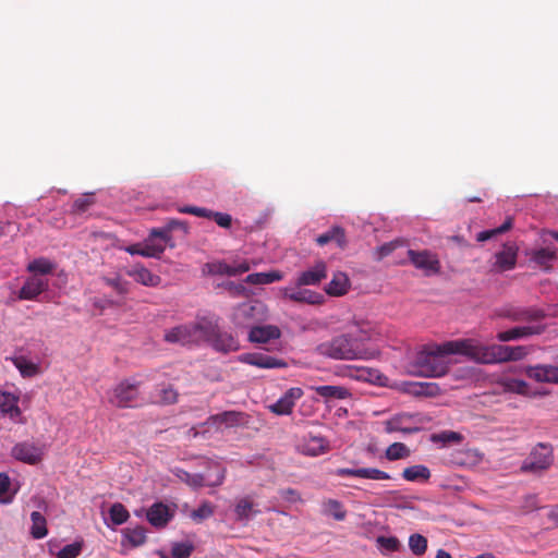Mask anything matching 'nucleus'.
<instances>
[{
	"mask_svg": "<svg viewBox=\"0 0 558 558\" xmlns=\"http://www.w3.org/2000/svg\"><path fill=\"white\" fill-rule=\"evenodd\" d=\"M221 228H230L232 225V217L226 213L213 211L211 218Z\"/></svg>",
	"mask_w": 558,
	"mask_h": 558,
	"instance_id": "bf43d9fd",
	"label": "nucleus"
},
{
	"mask_svg": "<svg viewBox=\"0 0 558 558\" xmlns=\"http://www.w3.org/2000/svg\"><path fill=\"white\" fill-rule=\"evenodd\" d=\"M306 449L303 453H319L320 451L328 450V441L319 436L310 433L307 437H304Z\"/></svg>",
	"mask_w": 558,
	"mask_h": 558,
	"instance_id": "a19ab883",
	"label": "nucleus"
},
{
	"mask_svg": "<svg viewBox=\"0 0 558 558\" xmlns=\"http://www.w3.org/2000/svg\"><path fill=\"white\" fill-rule=\"evenodd\" d=\"M448 462L458 466L473 468L481 462L482 456H451Z\"/></svg>",
	"mask_w": 558,
	"mask_h": 558,
	"instance_id": "5fc2aeb1",
	"label": "nucleus"
},
{
	"mask_svg": "<svg viewBox=\"0 0 558 558\" xmlns=\"http://www.w3.org/2000/svg\"><path fill=\"white\" fill-rule=\"evenodd\" d=\"M409 547L416 556H422L427 549V538L422 534L414 533L409 537Z\"/></svg>",
	"mask_w": 558,
	"mask_h": 558,
	"instance_id": "8fccbe9b",
	"label": "nucleus"
},
{
	"mask_svg": "<svg viewBox=\"0 0 558 558\" xmlns=\"http://www.w3.org/2000/svg\"><path fill=\"white\" fill-rule=\"evenodd\" d=\"M166 226L169 228V230L172 232L177 229H180L183 231V233H187V225L184 221L178 220V219H170L167 221Z\"/></svg>",
	"mask_w": 558,
	"mask_h": 558,
	"instance_id": "774afa93",
	"label": "nucleus"
},
{
	"mask_svg": "<svg viewBox=\"0 0 558 558\" xmlns=\"http://www.w3.org/2000/svg\"><path fill=\"white\" fill-rule=\"evenodd\" d=\"M93 203H94V201L92 197H88V196L80 197V198L75 199V202L73 203L72 210L75 214H83L93 205Z\"/></svg>",
	"mask_w": 558,
	"mask_h": 558,
	"instance_id": "13d9d810",
	"label": "nucleus"
},
{
	"mask_svg": "<svg viewBox=\"0 0 558 558\" xmlns=\"http://www.w3.org/2000/svg\"><path fill=\"white\" fill-rule=\"evenodd\" d=\"M326 277L327 265L324 260H319L310 269L302 271L295 281L299 286H317Z\"/></svg>",
	"mask_w": 558,
	"mask_h": 558,
	"instance_id": "a211bd4d",
	"label": "nucleus"
},
{
	"mask_svg": "<svg viewBox=\"0 0 558 558\" xmlns=\"http://www.w3.org/2000/svg\"><path fill=\"white\" fill-rule=\"evenodd\" d=\"M303 396V390L299 387H292L284 392L275 403L270 404L269 410L277 415H288L292 412L295 401Z\"/></svg>",
	"mask_w": 558,
	"mask_h": 558,
	"instance_id": "2eb2a0df",
	"label": "nucleus"
},
{
	"mask_svg": "<svg viewBox=\"0 0 558 558\" xmlns=\"http://www.w3.org/2000/svg\"><path fill=\"white\" fill-rule=\"evenodd\" d=\"M14 366L19 369L20 374L23 377H35L40 374V366L32 361H29L26 356L20 355L11 359Z\"/></svg>",
	"mask_w": 558,
	"mask_h": 558,
	"instance_id": "c9c22d12",
	"label": "nucleus"
},
{
	"mask_svg": "<svg viewBox=\"0 0 558 558\" xmlns=\"http://www.w3.org/2000/svg\"><path fill=\"white\" fill-rule=\"evenodd\" d=\"M545 330L544 326H518L513 327L506 331H500L497 333V339L500 342H507L512 340H518L521 338H526L534 335H541Z\"/></svg>",
	"mask_w": 558,
	"mask_h": 558,
	"instance_id": "6ab92c4d",
	"label": "nucleus"
},
{
	"mask_svg": "<svg viewBox=\"0 0 558 558\" xmlns=\"http://www.w3.org/2000/svg\"><path fill=\"white\" fill-rule=\"evenodd\" d=\"M250 268V264L246 260L232 265L219 262L211 265L210 271L216 275L236 276L248 271Z\"/></svg>",
	"mask_w": 558,
	"mask_h": 558,
	"instance_id": "2f4dec72",
	"label": "nucleus"
},
{
	"mask_svg": "<svg viewBox=\"0 0 558 558\" xmlns=\"http://www.w3.org/2000/svg\"><path fill=\"white\" fill-rule=\"evenodd\" d=\"M268 318L267 306L257 300L247 301L235 306L231 314V322L235 329L253 328Z\"/></svg>",
	"mask_w": 558,
	"mask_h": 558,
	"instance_id": "7ed1b4c3",
	"label": "nucleus"
},
{
	"mask_svg": "<svg viewBox=\"0 0 558 558\" xmlns=\"http://www.w3.org/2000/svg\"><path fill=\"white\" fill-rule=\"evenodd\" d=\"M408 256L411 263L417 268L422 269L427 274H437L440 270V262L436 254L424 250V251H414L409 250Z\"/></svg>",
	"mask_w": 558,
	"mask_h": 558,
	"instance_id": "1a4fd4ad",
	"label": "nucleus"
},
{
	"mask_svg": "<svg viewBox=\"0 0 558 558\" xmlns=\"http://www.w3.org/2000/svg\"><path fill=\"white\" fill-rule=\"evenodd\" d=\"M210 345L222 353L235 352L240 349L239 340L232 333L222 331L220 328H218Z\"/></svg>",
	"mask_w": 558,
	"mask_h": 558,
	"instance_id": "4be33fe9",
	"label": "nucleus"
},
{
	"mask_svg": "<svg viewBox=\"0 0 558 558\" xmlns=\"http://www.w3.org/2000/svg\"><path fill=\"white\" fill-rule=\"evenodd\" d=\"M402 476L409 482L427 481L430 476L429 470L422 464L412 465L403 470Z\"/></svg>",
	"mask_w": 558,
	"mask_h": 558,
	"instance_id": "58836bf2",
	"label": "nucleus"
},
{
	"mask_svg": "<svg viewBox=\"0 0 558 558\" xmlns=\"http://www.w3.org/2000/svg\"><path fill=\"white\" fill-rule=\"evenodd\" d=\"M82 551L81 543H72L62 547L58 554V558H76Z\"/></svg>",
	"mask_w": 558,
	"mask_h": 558,
	"instance_id": "6e6d98bb",
	"label": "nucleus"
},
{
	"mask_svg": "<svg viewBox=\"0 0 558 558\" xmlns=\"http://www.w3.org/2000/svg\"><path fill=\"white\" fill-rule=\"evenodd\" d=\"M48 280L39 277L28 278L20 290L21 300H34L48 289Z\"/></svg>",
	"mask_w": 558,
	"mask_h": 558,
	"instance_id": "412c9836",
	"label": "nucleus"
},
{
	"mask_svg": "<svg viewBox=\"0 0 558 558\" xmlns=\"http://www.w3.org/2000/svg\"><path fill=\"white\" fill-rule=\"evenodd\" d=\"M180 211L183 214H190V215L208 218V219H210L211 215H213V210L207 209L205 207H197V206H185V207L180 208Z\"/></svg>",
	"mask_w": 558,
	"mask_h": 558,
	"instance_id": "4d7b16f0",
	"label": "nucleus"
},
{
	"mask_svg": "<svg viewBox=\"0 0 558 558\" xmlns=\"http://www.w3.org/2000/svg\"><path fill=\"white\" fill-rule=\"evenodd\" d=\"M138 387V383L122 380L113 388L109 402L117 408H134L140 396Z\"/></svg>",
	"mask_w": 558,
	"mask_h": 558,
	"instance_id": "39448f33",
	"label": "nucleus"
},
{
	"mask_svg": "<svg viewBox=\"0 0 558 558\" xmlns=\"http://www.w3.org/2000/svg\"><path fill=\"white\" fill-rule=\"evenodd\" d=\"M350 289V280L347 274L342 271L335 272L331 281L326 286L325 291L331 296H342Z\"/></svg>",
	"mask_w": 558,
	"mask_h": 558,
	"instance_id": "c85d7f7f",
	"label": "nucleus"
},
{
	"mask_svg": "<svg viewBox=\"0 0 558 558\" xmlns=\"http://www.w3.org/2000/svg\"><path fill=\"white\" fill-rule=\"evenodd\" d=\"M147 239H151L156 244H166L171 241V231L167 226L162 228H154L150 230Z\"/></svg>",
	"mask_w": 558,
	"mask_h": 558,
	"instance_id": "603ef678",
	"label": "nucleus"
},
{
	"mask_svg": "<svg viewBox=\"0 0 558 558\" xmlns=\"http://www.w3.org/2000/svg\"><path fill=\"white\" fill-rule=\"evenodd\" d=\"M215 511V507L209 501H203L196 509L191 511L190 518L196 523L209 519Z\"/></svg>",
	"mask_w": 558,
	"mask_h": 558,
	"instance_id": "49530a36",
	"label": "nucleus"
},
{
	"mask_svg": "<svg viewBox=\"0 0 558 558\" xmlns=\"http://www.w3.org/2000/svg\"><path fill=\"white\" fill-rule=\"evenodd\" d=\"M216 470L217 472L215 477L210 474L203 473L191 474L183 470H178L177 476L193 488H201L204 486L216 487L222 484L226 473V470L222 466H216Z\"/></svg>",
	"mask_w": 558,
	"mask_h": 558,
	"instance_id": "423d86ee",
	"label": "nucleus"
},
{
	"mask_svg": "<svg viewBox=\"0 0 558 558\" xmlns=\"http://www.w3.org/2000/svg\"><path fill=\"white\" fill-rule=\"evenodd\" d=\"M398 242H389L383 244L377 248L378 257L384 258L389 256L398 247Z\"/></svg>",
	"mask_w": 558,
	"mask_h": 558,
	"instance_id": "69168bd1",
	"label": "nucleus"
},
{
	"mask_svg": "<svg viewBox=\"0 0 558 558\" xmlns=\"http://www.w3.org/2000/svg\"><path fill=\"white\" fill-rule=\"evenodd\" d=\"M179 393L171 385H161L155 399L159 404H174L178 401Z\"/></svg>",
	"mask_w": 558,
	"mask_h": 558,
	"instance_id": "a18cd8bd",
	"label": "nucleus"
},
{
	"mask_svg": "<svg viewBox=\"0 0 558 558\" xmlns=\"http://www.w3.org/2000/svg\"><path fill=\"white\" fill-rule=\"evenodd\" d=\"M17 403V396L8 391H0V411L8 414L13 420L21 416V410Z\"/></svg>",
	"mask_w": 558,
	"mask_h": 558,
	"instance_id": "473e14b6",
	"label": "nucleus"
},
{
	"mask_svg": "<svg viewBox=\"0 0 558 558\" xmlns=\"http://www.w3.org/2000/svg\"><path fill=\"white\" fill-rule=\"evenodd\" d=\"M429 439L434 444H439L440 448H446L453 445H460L463 441L464 436L454 430H442L432 434Z\"/></svg>",
	"mask_w": 558,
	"mask_h": 558,
	"instance_id": "72a5a7b5",
	"label": "nucleus"
},
{
	"mask_svg": "<svg viewBox=\"0 0 558 558\" xmlns=\"http://www.w3.org/2000/svg\"><path fill=\"white\" fill-rule=\"evenodd\" d=\"M314 390L319 397L324 398L326 401L343 400L351 397L350 390L343 386H317L314 387Z\"/></svg>",
	"mask_w": 558,
	"mask_h": 558,
	"instance_id": "7c9ffc66",
	"label": "nucleus"
},
{
	"mask_svg": "<svg viewBox=\"0 0 558 558\" xmlns=\"http://www.w3.org/2000/svg\"><path fill=\"white\" fill-rule=\"evenodd\" d=\"M132 255H141L144 257H159L165 252L163 244H156L151 239H146L144 244H133L125 248Z\"/></svg>",
	"mask_w": 558,
	"mask_h": 558,
	"instance_id": "bb28decb",
	"label": "nucleus"
},
{
	"mask_svg": "<svg viewBox=\"0 0 558 558\" xmlns=\"http://www.w3.org/2000/svg\"><path fill=\"white\" fill-rule=\"evenodd\" d=\"M447 352H464L465 356L482 364L518 361L527 355L526 347L483 345L474 339H461L446 347Z\"/></svg>",
	"mask_w": 558,
	"mask_h": 558,
	"instance_id": "f257e3e1",
	"label": "nucleus"
},
{
	"mask_svg": "<svg viewBox=\"0 0 558 558\" xmlns=\"http://www.w3.org/2000/svg\"><path fill=\"white\" fill-rule=\"evenodd\" d=\"M163 339L168 343L191 345L196 344L194 340V330L191 324L179 325L167 329Z\"/></svg>",
	"mask_w": 558,
	"mask_h": 558,
	"instance_id": "dca6fc26",
	"label": "nucleus"
},
{
	"mask_svg": "<svg viewBox=\"0 0 558 558\" xmlns=\"http://www.w3.org/2000/svg\"><path fill=\"white\" fill-rule=\"evenodd\" d=\"M122 535L123 541H128L133 547L141 546L146 542V531L143 526L125 527Z\"/></svg>",
	"mask_w": 558,
	"mask_h": 558,
	"instance_id": "4c0bfd02",
	"label": "nucleus"
},
{
	"mask_svg": "<svg viewBox=\"0 0 558 558\" xmlns=\"http://www.w3.org/2000/svg\"><path fill=\"white\" fill-rule=\"evenodd\" d=\"M226 288L232 296H245L247 294V289L242 283L229 282Z\"/></svg>",
	"mask_w": 558,
	"mask_h": 558,
	"instance_id": "e2e57ef3",
	"label": "nucleus"
},
{
	"mask_svg": "<svg viewBox=\"0 0 558 558\" xmlns=\"http://www.w3.org/2000/svg\"><path fill=\"white\" fill-rule=\"evenodd\" d=\"M280 329L275 325H255L250 329L248 341L252 343H268L271 340L279 339Z\"/></svg>",
	"mask_w": 558,
	"mask_h": 558,
	"instance_id": "f3484780",
	"label": "nucleus"
},
{
	"mask_svg": "<svg viewBox=\"0 0 558 558\" xmlns=\"http://www.w3.org/2000/svg\"><path fill=\"white\" fill-rule=\"evenodd\" d=\"M32 526L31 535L34 539H41L47 536V520L39 511H33L31 513Z\"/></svg>",
	"mask_w": 558,
	"mask_h": 558,
	"instance_id": "e433bc0d",
	"label": "nucleus"
},
{
	"mask_svg": "<svg viewBox=\"0 0 558 558\" xmlns=\"http://www.w3.org/2000/svg\"><path fill=\"white\" fill-rule=\"evenodd\" d=\"M56 269V264L46 257L34 259L27 265V271L40 275L51 274Z\"/></svg>",
	"mask_w": 558,
	"mask_h": 558,
	"instance_id": "c03bdc74",
	"label": "nucleus"
},
{
	"mask_svg": "<svg viewBox=\"0 0 558 558\" xmlns=\"http://www.w3.org/2000/svg\"><path fill=\"white\" fill-rule=\"evenodd\" d=\"M524 373L536 383L558 384V360L556 364L526 366Z\"/></svg>",
	"mask_w": 558,
	"mask_h": 558,
	"instance_id": "9d476101",
	"label": "nucleus"
},
{
	"mask_svg": "<svg viewBox=\"0 0 558 558\" xmlns=\"http://www.w3.org/2000/svg\"><path fill=\"white\" fill-rule=\"evenodd\" d=\"M299 286L298 281L293 287H284L281 289L282 298L295 303L308 304V305H322L325 302V296L310 289Z\"/></svg>",
	"mask_w": 558,
	"mask_h": 558,
	"instance_id": "0eeeda50",
	"label": "nucleus"
},
{
	"mask_svg": "<svg viewBox=\"0 0 558 558\" xmlns=\"http://www.w3.org/2000/svg\"><path fill=\"white\" fill-rule=\"evenodd\" d=\"M238 360L259 368H286L288 366L286 361L263 353H243L238 356Z\"/></svg>",
	"mask_w": 558,
	"mask_h": 558,
	"instance_id": "f8f14e48",
	"label": "nucleus"
},
{
	"mask_svg": "<svg viewBox=\"0 0 558 558\" xmlns=\"http://www.w3.org/2000/svg\"><path fill=\"white\" fill-rule=\"evenodd\" d=\"M38 448L35 446L33 441H23L19 442L14 446L12 453H33L34 451H37Z\"/></svg>",
	"mask_w": 558,
	"mask_h": 558,
	"instance_id": "052dcab7",
	"label": "nucleus"
},
{
	"mask_svg": "<svg viewBox=\"0 0 558 558\" xmlns=\"http://www.w3.org/2000/svg\"><path fill=\"white\" fill-rule=\"evenodd\" d=\"M526 256L538 268L549 271L553 268V263L557 259V248L555 246L531 248L526 252Z\"/></svg>",
	"mask_w": 558,
	"mask_h": 558,
	"instance_id": "ddd939ff",
	"label": "nucleus"
},
{
	"mask_svg": "<svg viewBox=\"0 0 558 558\" xmlns=\"http://www.w3.org/2000/svg\"><path fill=\"white\" fill-rule=\"evenodd\" d=\"M508 388L513 392L523 395L526 393L529 385L524 380L512 379L509 381Z\"/></svg>",
	"mask_w": 558,
	"mask_h": 558,
	"instance_id": "0e129e2a",
	"label": "nucleus"
},
{
	"mask_svg": "<svg viewBox=\"0 0 558 558\" xmlns=\"http://www.w3.org/2000/svg\"><path fill=\"white\" fill-rule=\"evenodd\" d=\"M248 415L240 411H225L215 415H210L206 422L207 425L217 428L240 427L248 424Z\"/></svg>",
	"mask_w": 558,
	"mask_h": 558,
	"instance_id": "6e6552de",
	"label": "nucleus"
},
{
	"mask_svg": "<svg viewBox=\"0 0 558 558\" xmlns=\"http://www.w3.org/2000/svg\"><path fill=\"white\" fill-rule=\"evenodd\" d=\"M363 337L353 333L340 335L317 347V352L335 360H367L373 352L364 344Z\"/></svg>",
	"mask_w": 558,
	"mask_h": 558,
	"instance_id": "f03ea898",
	"label": "nucleus"
},
{
	"mask_svg": "<svg viewBox=\"0 0 558 558\" xmlns=\"http://www.w3.org/2000/svg\"><path fill=\"white\" fill-rule=\"evenodd\" d=\"M129 517V511L122 504H113L109 509V519L114 525L126 522Z\"/></svg>",
	"mask_w": 558,
	"mask_h": 558,
	"instance_id": "de8ad7c7",
	"label": "nucleus"
},
{
	"mask_svg": "<svg viewBox=\"0 0 558 558\" xmlns=\"http://www.w3.org/2000/svg\"><path fill=\"white\" fill-rule=\"evenodd\" d=\"M504 316L514 322H539L545 318V313L538 308L524 307L508 310Z\"/></svg>",
	"mask_w": 558,
	"mask_h": 558,
	"instance_id": "b1692460",
	"label": "nucleus"
},
{
	"mask_svg": "<svg viewBox=\"0 0 558 558\" xmlns=\"http://www.w3.org/2000/svg\"><path fill=\"white\" fill-rule=\"evenodd\" d=\"M511 228H512V218L508 217L500 227L480 232L476 235V240L478 242L487 241L497 234H501V233L509 231Z\"/></svg>",
	"mask_w": 558,
	"mask_h": 558,
	"instance_id": "09e8293b",
	"label": "nucleus"
},
{
	"mask_svg": "<svg viewBox=\"0 0 558 558\" xmlns=\"http://www.w3.org/2000/svg\"><path fill=\"white\" fill-rule=\"evenodd\" d=\"M338 476H354V477H361V478H369V480H389L390 475L381 470L374 469V468H359V469H351V468H341L337 469L335 472Z\"/></svg>",
	"mask_w": 558,
	"mask_h": 558,
	"instance_id": "aec40b11",
	"label": "nucleus"
},
{
	"mask_svg": "<svg viewBox=\"0 0 558 558\" xmlns=\"http://www.w3.org/2000/svg\"><path fill=\"white\" fill-rule=\"evenodd\" d=\"M553 456H529L521 465L524 473L539 474L553 463Z\"/></svg>",
	"mask_w": 558,
	"mask_h": 558,
	"instance_id": "cd10ccee",
	"label": "nucleus"
},
{
	"mask_svg": "<svg viewBox=\"0 0 558 558\" xmlns=\"http://www.w3.org/2000/svg\"><path fill=\"white\" fill-rule=\"evenodd\" d=\"M104 281L107 286L111 287L117 291V293L121 295H125L130 292V282L122 279L120 276H116L112 278L105 277Z\"/></svg>",
	"mask_w": 558,
	"mask_h": 558,
	"instance_id": "3c124183",
	"label": "nucleus"
},
{
	"mask_svg": "<svg viewBox=\"0 0 558 558\" xmlns=\"http://www.w3.org/2000/svg\"><path fill=\"white\" fill-rule=\"evenodd\" d=\"M279 495L281 498L289 502H299L301 501V495L298 490L293 488H283L279 490Z\"/></svg>",
	"mask_w": 558,
	"mask_h": 558,
	"instance_id": "680f3d73",
	"label": "nucleus"
},
{
	"mask_svg": "<svg viewBox=\"0 0 558 558\" xmlns=\"http://www.w3.org/2000/svg\"><path fill=\"white\" fill-rule=\"evenodd\" d=\"M384 425L387 433L401 432L412 434L420 429L415 416L409 413L396 414L384 422Z\"/></svg>",
	"mask_w": 558,
	"mask_h": 558,
	"instance_id": "9b49d317",
	"label": "nucleus"
},
{
	"mask_svg": "<svg viewBox=\"0 0 558 558\" xmlns=\"http://www.w3.org/2000/svg\"><path fill=\"white\" fill-rule=\"evenodd\" d=\"M322 513L332 517L337 521H343L347 517V510L342 502L337 499H326L322 502Z\"/></svg>",
	"mask_w": 558,
	"mask_h": 558,
	"instance_id": "f704fd0d",
	"label": "nucleus"
},
{
	"mask_svg": "<svg viewBox=\"0 0 558 558\" xmlns=\"http://www.w3.org/2000/svg\"><path fill=\"white\" fill-rule=\"evenodd\" d=\"M518 248L511 244H505L502 251L495 254V265L501 270L514 268L517 263Z\"/></svg>",
	"mask_w": 558,
	"mask_h": 558,
	"instance_id": "c756f323",
	"label": "nucleus"
},
{
	"mask_svg": "<svg viewBox=\"0 0 558 558\" xmlns=\"http://www.w3.org/2000/svg\"><path fill=\"white\" fill-rule=\"evenodd\" d=\"M541 506L538 504V498L536 495H529L524 499L523 508L526 511H533L535 509H538Z\"/></svg>",
	"mask_w": 558,
	"mask_h": 558,
	"instance_id": "338daca9",
	"label": "nucleus"
},
{
	"mask_svg": "<svg viewBox=\"0 0 558 558\" xmlns=\"http://www.w3.org/2000/svg\"><path fill=\"white\" fill-rule=\"evenodd\" d=\"M11 482L5 473H0V504L7 505L12 502L13 495L10 494Z\"/></svg>",
	"mask_w": 558,
	"mask_h": 558,
	"instance_id": "864d4df0",
	"label": "nucleus"
},
{
	"mask_svg": "<svg viewBox=\"0 0 558 558\" xmlns=\"http://www.w3.org/2000/svg\"><path fill=\"white\" fill-rule=\"evenodd\" d=\"M457 340H452L456 342ZM451 341H447L440 345H436L435 349L423 352L420 354L417 362L421 367V374L426 377H440L447 374L448 363L445 361L446 355L461 354L465 356L464 352H447V344Z\"/></svg>",
	"mask_w": 558,
	"mask_h": 558,
	"instance_id": "20e7f679",
	"label": "nucleus"
},
{
	"mask_svg": "<svg viewBox=\"0 0 558 558\" xmlns=\"http://www.w3.org/2000/svg\"><path fill=\"white\" fill-rule=\"evenodd\" d=\"M330 242H335L341 250L345 248L348 241L344 229L339 226H333L316 238V243L319 246H324Z\"/></svg>",
	"mask_w": 558,
	"mask_h": 558,
	"instance_id": "a878e982",
	"label": "nucleus"
},
{
	"mask_svg": "<svg viewBox=\"0 0 558 558\" xmlns=\"http://www.w3.org/2000/svg\"><path fill=\"white\" fill-rule=\"evenodd\" d=\"M376 545L384 555L399 551L401 548V543L396 536L380 535L376 538Z\"/></svg>",
	"mask_w": 558,
	"mask_h": 558,
	"instance_id": "37998d69",
	"label": "nucleus"
},
{
	"mask_svg": "<svg viewBox=\"0 0 558 558\" xmlns=\"http://www.w3.org/2000/svg\"><path fill=\"white\" fill-rule=\"evenodd\" d=\"M253 502L247 498H241L238 500L234 507V514L238 521H248L256 511L253 510Z\"/></svg>",
	"mask_w": 558,
	"mask_h": 558,
	"instance_id": "79ce46f5",
	"label": "nucleus"
},
{
	"mask_svg": "<svg viewBox=\"0 0 558 558\" xmlns=\"http://www.w3.org/2000/svg\"><path fill=\"white\" fill-rule=\"evenodd\" d=\"M191 325L194 330V340L196 344H199L203 341L211 344L219 328L218 319L204 317Z\"/></svg>",
	"mask_w": 558,
	"mask_h": 558,
	"instance_id": "4468645a",
	"label": "nucleus"
},
{
	"mask_svg": "<svg viewBox=\"0 0 558 558\" xmlns=\"http://www.w3.org/2000/svg\"><path fill=\"white\" fill-rule=\"evenodd\" d=\"M148 522L155 527H165L172 518L169 507L162 502L154 504L146 513Z\"/></svg>",
	"mask_w": 558,
	"mask_h": 558,
	"instance_id": "5701e85b",
	"label": "nucleus"
},
{
	"mask_svg": "<svg viewBox=\"0 0 558 558\" xmlns=\"http://www.w3.org/2000/svg\"><path fill=\"white\" fill-rule=\"evenodd\" d=\"M282 275L279 271L255 272L246 276L245 282L250 284H269L281 280Z\"/></svg>",
	"mask_w": 558,
	"mask_h": 558,
	"instance_id": "ea45409f",
	"label": "nucleus"
},
{
	"mask_svg": "<svg viewBox=\"0 0 558 558\" xmlns=\"http://www.w3.org/2000/svg\"><path fill=\"white\" fill-rule=\"evenodd\" d=\"M126 275L146 287H157L161 281L158 275L153 274L149 269L141 265H135L128 269Z\"/></svg>",
	"mask_w": 558,
	"mask_h": 558,
	"instance_id": "393cba45",
	"label": "nucleus"
}]
</instances>
